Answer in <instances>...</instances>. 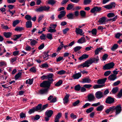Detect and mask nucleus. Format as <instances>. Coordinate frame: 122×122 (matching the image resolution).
I'll list each match as a JSON object with an SVG mask.
<instances>
[{
	"label": "nucleus",
	"mask_w": 122,
	"mask_h": 122,
	"mask_svg": "<svg viewBox=\"0 0 122 122\" xmlns=\"http://www.w3.org/2000/svg\"><path fill=\"white\" fill-rule=\"evenodd\" d=\"M99 60V59L98 56H97L96 57L91 58L88 60L85 61L84 63L79 65L78 67L81 68L85 67H88L90 65L93 63L96 62V63H97Z\"/></svg>",
	"instance_id": "obj_1"
},
{
	"label": "nucleus",
	"mask_w": 122,
	"mask_h": 122,
	"mask_svg": "<svg viewBox=\"0 0 122 122\" xmlns=\"http://www.w3.org/2000/svg\"><path fill=\"white\" fill-rule=\"evenodd\" d=\"M53 81V79L49 80L48 81H45L41 83L40 84V86L42 87L47 88V89L50 86L51 84Z\"/></svg>",
	"instance_id": "obj_2"
},
{
	"label": "nucleus",
	"mask_w": 122,
	"mask_h": 122,
	"mask_svg": "<svg viewBox=\"0 0 122 122\" xmlns=\"http://www.w3.org/2000/svg\"><path fill=\"white\" fill-rule=\"evenodd\" d=\"M50 8L49 6L46 7L45 6H41L35 10V11L37 12H41L44 11H46L49 10Z\"/></svg>",
	"instance_id": "obj_3"
},
{
	"label": "nucleus",
	"mask_w": 122,
	"mask_h": 122,
	"mask_svg": "<svg viewBox=\"0 0 122 122\" xmlns=\"http://www.w3.org/2000/svg\"><path fill=\"white\" fill-rule=\"evenodd\" d=\"M114 65V63L113 62H112L106 64L103 66V69L104 70L110 69L113 68Z\"/></svg>",
	"instance_id": "obj_4"
},
{
	"label": "nucleus",
	"mask_w": 122,
	"mask_h": 122,
	"mask_svg": "<svg viewBox=\"0 0 122 122\" xmlns=\"http://www.w3.org/2000/svg\"><path fill=\"white\" fill-rule=\"evenodd\" d=\"M106 18L105 17H103L100 18L98 22L99 25H104L106 23Z\"/></svg>",
	"instance_id": "obj_5"
},
{
	"label": "nucleus",
	"mask_w": 122,
	"mask_h": 122,
	"mask_svg": "<svg viewBox=\"0 0 122 122\" xmlns=\"http://www.w3.org/2000/svg\"><path fill=\"white\" fill-rule=\"evenodd\" d=\"M115 7V3L114 2H112L108 5H107L103 6V7L108 10L111 9L113 7Z\"/></svg>",
	"instance_id": "obj_6"
},
{
	"label": "nucleus",
	"mask_w": 122,
	"mask_h": 122,
	"mask_svg": "<svg viewBox=\"0 0 122 122\" xmlns=\"http://www.w3.org/2000/svg\"><path fill=\"white\" fill-rule=\"evenodd\" d=\"M96 97L98 99H100L103 97V93L100 91L97 92L95 94Z\"/></svg>",
	"instance_id": "obj_7"
},
{
	"label": "nucleus",
	"mask_w": 122,
	"mask_h": 122,
	"mask_svg": "<svg viewBox=\"0 0 122 122\" xmlns=\"http://www.w3.org/2000/svg\"><path fill=\"white\" fill-rule=\"evenodd\" d=\"M101 10V8L100 7L96 6L91 9L90 12L92 13H94L95 12H98Z\"/></svg>",
	"instance_id": "obj_8"
},
{
	"label": "nucleus",
	"mask_w": 122,
	"mask_h": 122,
	"mask_svg": "<svg viewBox=\"0 0 122 122\" xmlns=\"http://www.w3.org/2000/svg\"><path fill=\"white\" fill-rule=\"evenodd\" d=\"M114 101V98H112L111 97H109L106 99V102L109 104H111Z\"/></svg>",
	"instance_id": "obj_9"
},
{
	"label": "nucleus",
	"mask_w": 122,
	"mask_h": 122,
	"mask_svg": "<svg viewBox=\"0 0 122 122\" xmlns=\"http://www.w3.org/2000/svg\"><path fill=\"white\" fill-rule=\"evenodd\" d=\"M81 76V73L79 72L73 74L72 77L74 79H78Z\"/></svg>",
	"instance_id": "obj_10"
},
{
	"label": "nucleus",
	"mask_w": 122,
	"mask_h": 122,
	"mask_svg": "<svg viewBox=\"0 0 122 122\" xmlns=\"http://www.w3.org/2000/svg\"><path fill=\"white\" fill-rule=\"evenodd\" d=\"M57 98L55 97L53 98V96L52 95L50 96L48 98V100H50V102H55L57 101Z\"/></svg>",
	"instance_id": "obj_11"
},
{
	"label": "nucleus",
	"mask_w": 122,
	"mask_h": 122,
	"mask_svg": "<svg viewBox=\"0 0 122 122\" xmlns=\"http://www.w3.org/2000/svg\"><path fill=\"white\" fill-rule=\"evenodd\" d=\"M87 98L89 101L92 102L94 101L95 98L93 94H90L88 95Z\"/></svg>",
	"instance_id": "obj_12"
},
{
	"label": "nucleus",
	"mask_w": 122,
	"mask_h": 122,
	"mask_svg": "<svg viewBox=\"0 0 122 122\" xmlns=\"http://www.w3.org/2000/svg\"><path fill=\"white\" fill-rule=\"evenodd\" d=\"M116 110V114H117L120 113L122 110V107L120 105H118L115 107V110Z\"/></svg>",
	"instance_id": "obj_13"
},
{
	"label": "nucleus",
	"mask_w": 122,
	"mask_h": 122,
	"mask_svg": "<svg viewBox=\"0 0 122 122\" xmlns=\"http://www.w3.org/2000/svg\"><path fill=\"white\" fill-rule=\"evenodd\" d=\"M62 114L61 113H59L56 116L55 118L54 122H59V119L61 117Z\"/></svg>",
	"instance_id": "obj_14"
},
{
	"label": "nucleus",
	"mask_w": 122,
	"mask_h": 122,
	"mask_svg": "<svg viewBox=\"0 0 122 122\" xmlns=\"http://www.w3.org/2000/svg\"><path fill=\"white\" fill-rule=\"evenodd\" d=\"M75 32L77 34H80L81 36H82L84 34L82 29H80L79 28H76Z\"/></svg>",
	"instance_id": "obj_15"
},
{
	"label": "nucleus",
	"mask_w": 122,
	"mask_h": 122,
	"mask_svg": "<svg viewBox=\"0 0 122 122\" xmlns=\"http://www.w3.org/2000/svg\"><path fill=\"white\" fill-rule=\"evenodd\" d=\"M53 113V112L51 110H49L46 111L45 113V115L46 116L48 117H50L52 115Z\"/></svg>",
	"instance_id": "obj_16"
},
{
	"label": "nucleus",
	"mask_w": 122,
	"mask_h": 122,
	"mask_svg": "<svg viewBox=\"0 0 122 122\" xmlns=\"http://www.w3.org/2000/svg\"><path fill=\"white\" fill-rule=\"evenodd\" d=\"M117 78L116 76L114 74H112L110 75L108 77V80L111 81H114Z\"/></svg>",
	"instance_id": "obj_17"
},
{
	"label": "nucleus",
	"mask_w": 122,
	"mask_h": 122,
	"mask_svg": "<svg viewBox=\"0 0 122 122\" xmlns=\"http://www.w3.org/2000/svg\"><path fill=\"white\" fill-rule=\"evenodd\" d=\"M70 96V95L69 94H66L65 95L63 99V103L64 104H65L68 102L69 100L68 99Z\"/></svg>",
	"instance_id": "obj_18"
},
{
	"label": "nucleus",
	"mask_w": 122,
	"mask_h": 122,
	"mask_svg": "<svg viewBox=\"0 0 122 122\" xmlns=\"http://www.w3.org/2000/svg\"><path fill=\"white\" fill-rule=\"evenodd\" d=\"M82 81H81L82 83H90L91 81V80L88 77H86L82 79Z\"/></svg>",
	"instance_id": "obj_19"
},
{
	"label": "nucleus",
	"mask_w": 122,
	"mask_h": 122,
	"mask_svg": "<svg viewBox=\"0 0 122 122\" xmlns=\"http://www.w3.org/2000/svg\"><path fill=\"white\" fill-rule=\"evenodd\" d=\"M107 80V78H105L103 79H99L97 81V83L98 84H104Z\"/></svg>",
	"instance_id": "obj_20"
},
{
	"label": "nucleus",
	"mask_w": 122,
	"mask_h": 122,
	"mask_svg": "<svg viewBox=\"0 0 122 122\" xmlns=\"http://www.w3.org/2000/svg\"><path fill=\"white\" fill-rule=\"evenodd\" d=\"M115 110V107L114 106L109 108L108 109H107L105 111V112L107 114L109 112H112L114 110Z\"/></svg>",
	"instance_id": "obj_21"
},
{
	"label": "nucleus",
	"mask_w": 122,
	"mask_h": 122,
	"mask_svg": "<svg viewBox=\"0 0 122 122\" xmlns=\"http://www.w3.org/2000/svg\"><path fill=\"white\" fill-rule=\"evenodd\" d=\"M86 42V39L84 37H82L77 41V43L80 44H82Z\"/></svg>",
	"instance_id": "obj_22"
},
{
	"label": "nucleus",
	"mask_w": 122,
	"mask_h": 122,
	"mask_svg": "<svg viewBox=\"0 0 122 122\" xmlns=\"http://www.w3.org/2000/svg\"><path fill=\"white\" fill-rule=\"evenodd\" d=\"M49 52V51L45 52H44L43 56V58L45 60H47L49 58V55L48 54Z\"/></svg>",
	"instance_id": "obj_23"
},
{
	"label": "nucleus",
	"mask_w": 122,
	"mask_h": 122,
	"mask_svg": "<svg viewBox=\"0 0 122 122\" xmlns=\"http://www.w3.org/2000/svg\"><path fill=\"white\" fill-rule=\"evenodd\" d=\"M89 55H88L85 54L81 56L79 58V60L81 61L84 59H86L88 58Z\"/></svg>",
	"instance_id": "obj_24"
},
{
	"label": "nucleus",
	"mask_w": 122,
	"mask_h": 122,
	"mask_svg": "<svg viewBox=\"0 0 122 122\" xmlns=\"http://www.w3.org/2000/svg\"><path fill=\"white\" fill-rule=\"evenodd\" d=\"M66 16L68 19H73L75 17L74 15L71 13H69Z\"/></svg>",
	"instance_id": "obj_25"
},
{
	"label": "nucleus",
	"mask_w": 122,
	"mask_h": 122,
	"mask_svg": "<svg viewBox=\"0 0 122 122\" xmlns=\"http://www.w3.org/2000/svg\"><path fill=\"white\" fill-rule=\"evenodd\" d=\"M48 89L47 88H44L41 90L39 92L41 94L46 93H47Z\"/></svg>",
	"instance_id": "obj_26"
},
{
	"label": "nucleus",
	"mask_w": 122,
	"mask_h": 122,
	"mask_svg": "<svg viewBox=\"0 0 122 122\" xmlns=\"http://www.w3.org/2000/svg\"><path fill=\"white\" fill-rule=\"evenodd\" d=\"M26 27L27 28H31L32 26V22L30 21H28L26 22Z\"/></svg>",
	"instance_id": "obj_27"
},
{
	"label": "nucleus",
	"mask_w": 122,
	"mask_h": 122,
	"mask_svg": "<svg viewBox=\"0 0 122 122\" xmlns=\"http://www.w3.org/2000/svg\"><path fill=\"white\" fill-rule=\"evenodd\" d=\"M103 48H97L96 49L95 51V54L97 55L99 53L101 52V51L103 49Z\"/></svg>",
	"instance_id": "obj_28"
},
{
	"label": "nucleus",
	"mask_w": 122,
	"mask_h": 122,
	"mask_svg": "<svg viewBox=\"0 0 122 122\" xmlns=\"http://www.w3.org/2000/svg\"><path fill=\"white\" fill-rule=\"evenodd\" d=\"M12 35V33L10 32H5L4 33V36L6 38H9Z\"/></svg>",
	"instance_id": "obj_29"
},
{
	"label": "nucleus",
	"mask_w": 122,
	"mask_h": 122,
	"mask_svg": "<svg viewBox=\"0 0 122 122\" xmlns=\"http://www.w3.org/2000/svg\"><path fill=\"white\" fill-rule=\"evenodd\" d=\"M104 106L102 105L98 107L96 109V110L97 111H101L104 108Z\"/></svg>",
	"instance_id": "obj_30"
},
{
	"label": "nucleus",
	"mask_w": 122,
	"mask_h": 122,
	"mask_svg": "<svg viewBox=\"0 0 122 122\" xmlns=\"http://www.w3.org/2000/svg\"><path fill=\"white\" fill-rule=\"evenodd\" d=\"M104 85H96L93 86V88L95 89L100 88L104 86Z\"/></svg>",
	"instance_id": "obj_31"
},
{
	"label": "nucleus",
	"mask_w": 122,
	"mask_h": 122,
	"mask_svg": "<svg viewBox=\"0 0 122 122\" xmlns=\"http://www.w3.org/2000/svg\"><path fill=\"white\" fill-rule=\"evenodd\" d=\"M118 88L117 87L113 88L112 90V92L113 93L115 94L117 93L118 90Z\"/></svg>",
	"instance_id": "obj_32"
},
{
	"label": "nucleus",
	"mask_w": 122,
	"mask_h": 122,
	"mask_svg": "<svg viewBox=\"0 0 122 122\" xmlns=\"http://www.w3.org/2000/svg\"><path fill=\"white\" fill-rule=\"evenodd\" d=\"M33 79H29L28 80L26 81L25 83L26 84H29L31 85L32 84L33 81Z\"/></svg>",
	"instance_id": "obj_33"
},
{
	"label": "nucleus",
	"mask_w": 122,
	"mask_h": 122,
	"mask_svg": "<svg viewBox=\"0 0 122 122\" xmlns=\"http://www.w3.org/2000/svg\"><path fill=\"white\" fill-rule=\"evenodd\" d=\"M118 46L116 44H114L111 48V50L113 51H115L118 47Z\"/></svg>",
	"instance_id": "obj_34"
},
{
	"label": "nucleus",
	"mask_w": 122,
	"mask_h": 122,
	"mask_svg": "<svg viewBox=\"0 0 122 122\" xmlns=\"http://www.w3.org/2000/svg\"><path fill=\"white\" fill-rule=\"evenodd\" d=\"M74 7V5L73 4H69L68 5L66 9L67 10H70L73 8Z\"/></svg>",
	"instance_id": "obj_35"
},
{
	"label": "nucleus",
	"mask_w": 122,
	"mask_h": 122,
	"mask_svg": "<svg viewBox=\"0 0 122 122\" xmlns=\"http://www.w3.org/2000/svg\"><path fill=\"white\" fill-rule=\"evenodd\" d=\"M94 108L92 107H91L87 109L86 111V112L87 113H89L92 112Z\"/></svg>",
	"instance_id": "obj_36"
},
{
	"label": "nucleus",
	"mask_w": 122,
	"mask_h": 122,
	"mask_svg": "<svg viewBox=\"0 0 122 122\" xmlns=\"http://www.w3.org/2000/svg\"><path fill=\"white\" fill-rule=\"evenodd\" d=\"M42 105L41 104H39L35 108L36 111L38 110H41Z\"/></svg>",
	"instance_id": "obj_37"
},
{
	"label": "nucleus",
	"mask_w": 122,
	"mask_h": 122,
	"mask_svg": "<svg viewBox=\"0 0 122 122\" xmlns=\"http://www.w3.org/2000/svg\"><path fill=\"white\" fill-rule=\"evenodd\" d=\"M56 2V1L55 0H49L48 2V3L52 5H54Z\"/></svg>",
	"instance_id": "obj_38"
},
{
	"label": "nucleus",
	"mask_w": 122,
	"mask_h": 122,
	"mask_svg": "<svg viewBox=\"0 0 122 122\" xmlns=\"http://www.w3.org/2000/svg\"><path fill=\"white\" fill-rule=\"evenodd\" d=\"M41 66V67L45 69L49 67L48 64L46 63H44L42 64Z\"/></svg>",
	"instance_id": "obj_39"
},
{
	"label": "nucleus",
	"mask_w": 122,
	"mask_h": 122,
	"mask_svg": "<svg viewBox=\"0 0 122 122\" xmlns=\"http://www.w3.org/2000/svg\"><path fill=\"white\" fill-rule=\"evenodd\" d=\"M115 14L112 12L110 13H108L107 15V16L108 18H111L114 17L115 16Z\"/></svg>",
	"instance_id": "obj_40"
},
{
	"label": "nucleus",
	"mask_w": 122,
	"mask_h": 122,
	"mask_svg": "<svg viewBox=\"0 0 122 122\" xmlns=\"http://www.w3.org/2000/svg\"><path fill=\"white\" fill-rule=\"evenodd\" d=\"M20 21L18 20H17L14 21L13 23V25L14 27H15L16 25L19 23Z\"/></svg>",
	"instance_id": "obj_41"
},
{
	"label": "nucleus",
	"mask_w": 122,
	"mask_h": 122,
	"mask_svg": "<svg viewBox=\"0 0 122 122\" xmlns=\"http://www.w3.org/2000/svg\"><path fill=\"white\" fill-rule=\"evenodd\" d=\"M21 75V73L20 72H19L15 76V78L16 80L18 78L20 77Z\"/></svg>",
	"instance_id": "obj_42"
},
{
	"label": "nucleus",
	"mask_w": 122,
	"mask_h": 122,
	"mask_svg": "<svg viewBox=\"0 0 122 122\" xmlns=\"http://www.w3.org/2000/svg\"><path fill=\"white\" fill-rule=\"evenodd\" d=\"M21 34H20L19 35H15L14 36V38L13 39V40L15 41H16L17 39L20 38L21 36Z\"/></svg>",
	"instance_id": "obj_43"
},
{
	"label": "nucleus",
	"mask_w": 122,
	"mask_h": 122,
	"mask_svg": "<svg viewBox=\"0 0 122 122\" xmlns=\"http://www.w3.org/2000/svg\"><path fill=\"white\" fill-rule=\"evenodd\" d=\"M80 13L82 17H84L85 16L86 13L85 11L84 10H81L80 11Z\"/></svg>",
	"instance_id": "obj_44"
},
{
	"label": "nucleus",
	"mask_w": 122,
	"mask_h": 122,
	"mask_svg": "<svg viewBox=\"0 0 122 122\" xmlns=\"http://www.w3.org/2000/svg\"><path fill=\"white\" fill-rule=\"evenodd\" d=\"M81 88V86L79 84H78L75 87L74 89L76 91H79L80 90Z\"/></svg>",
	"instance_id": "obj_45"
},
{
	"label": "nucleus",
	"mask_w": 122,
	"mask_h": 122,
	"mask_svg": "<svg viewBox=\"0 0 122 122\" xmlns=\"http://www.w3.org/2000/svg\"><path fill=\"white\" fill-rule=\"evenodd\" d=\"M117 18V15H116L112 19H110L108 20V21H115Z\"/></svg>",
	"instance_id": "obj_46"
},
{
	"label": "nucleus",
	"mask_w": 122,
	"mask_h": 122,
	"mask_svg": "<svg viewBox=\"0 0 122 122\" xmlns=\"http://www.w3.org/2000/svg\"><path fill=\"white\" fill-rule=\"evenodd\" d=\"M37 41L35 40H32L30 42V44L32 46L35 45L37 43Z\"/></svg>",
	"instance_id": "obj_47"
},
{
	"label": "nucleus",
	"mask_w": 122,
	"mask_h": 122,
	"mask_svg": "<svg viewBox=\"0 0 122 122\" xmlns=\"http://www.w3.org/2000/svg\"><path fill=\"white\" fill-rule=\"evenodd\" d=\"M81 48V47L80 46H77L75 47L74 48V51L76 52L80 49Z\"/></svg>",
	"instance_id": "obj_48"
},
{
	"label": "nucleus",
	"mask_w": 122,
	"mask_h": 122,
	"mask_svg": "<svg viewBox=\"0 0 122 122\" xmlns=\"http://www.w3.org/2000/svg\"><path fill=\"white\" fill-rule=\"evenodd\" d=\"M91 32L92 34L94 36H95L97 33V30L96 29H93Z\"/></svg>",
	"instance_id": "obj_49"
},
{
	"label": "nucleus",
	"mask_w": 122,
	"mask_h": 122,
	"mask_svg": "<svg viewBox=\"0 0 122 122\" xmlns=\"http://www.w3.org/2000/svg\"><path fill=\"white\" fill-rule=\"evenodd\" d=\"M25 18L27 20L30 21L31 20V16L29 15H26L25 17Z\"/></svg>",
	"instance_id": "obj_50"
},
{
	"label": "nucleus",
	"mask_w": 122,
	"mask_h": 122,
	"mask_svg": "<svg viewBox=\"0 0 122 122\" xmlns=\"http://www.w3.org/2000/svg\"><path fill=\"white\" fill-rule=\"evenodd\" d=\"M66 73V71L64 70H61L58 71L57 73L59 75H62L65 74Z\"/></svg>",
	"instance_id": "obj_51"
},
{
	"label": "nucleus",
	"mask_w": 122,
	"mask_h": 122,
	"mask_svg": "<svg viewBox=\"0 0 122 122\" xmlns=\"http://www.w3.org/2000/svg\"><path fill=\"white\" fill-rule=\"evenodd\" d=\"M16 57L12 58L10 59V62L11 63H12V64H13V62H14L15 61H16Z\"/></svg>",
	"instance_id": "obj_52"
},
{
	"label": "nucleus",
	"mask_w": 122,
	"mask_h": 122,
	"mask_svg": "<svg viewBox=\"0 0 122 122\" xmlns=\"http://www.w3.org/2000/svg\"><path fill=\"white\" fill-rule=\"evenodd\" d=\"M62 81L61 80H60L58 81L55 84V86H60L62 83Z\"/></svg>",
	"instance_id": "obj_53"
},
{
	"label": "nucleus",
	"mask_w": 122,
	"mask_h": 122,
	"mask_svg": "<svg viewBox=\"0 0 122 122\" xmlns=\"http://www.w3.org/2000/svg\"><path fill=\"white\" fill-rule=\"evenodd\" d=\"M111 71H107L105 72L104 73V75L106 76H107L111 74Z\"/></svg>",
	"instance_id": "obj_54"
},
{
	"label": "nucleus",
	"mask_w": 122,
	"mask_h": 122,
	"mask_svg": "<svg viewBox=\"0 0 122 122\" xmlns=\"http://www.w3.org/2000/svg\"><path fill=\"white\" fill-rule=\"evenodd\" d=\"M91 0H84V3L85 5L89 4L91 2Z\"/></svg>",
	"instance_id": "obj_55"
},
{
	"label": "nucleus",
	"mask_w": 122,
	"mask_h": 122,
	"mask_svg": "<svg viewBox=\"0 0 122 122\" xmlns=\"http://www.w3.org/2000/svg\"><path fill=\"white\" fill-rule=\"evenodd\" d=\"M40 38L41 40H45L46 38V35H45L42 34L40 37Z\"/></svg>",
	"instance_id": "obj_56"
},
{
	"label": "nucleus",
	"mask_w": 122,
	"mask_h": 122,
	"mask_svg": "<svg viewBox=\"0 0 122 122\" xmlns=\"http://www.w3.org/2000/svg\"><path fill=\"white\" fill-rule=\"evenodd\" d=\"M23 29V28L22 27H16L15 29V30L20 31H21Z\"/></svg>",
	"instance_id": "obj_57"
},
{
	"label": "nucleus",
	"mask_w": 122,
	"mask_h": 122,
	"mask_svg": "<svg viewBox=\"0 0 122 122\" xmlns=\"http://www.w3.org/2000/svg\"><path fill=\"white\" fill-rule=\"evenodd\" d=\"M18 2L20 3H23L22 6H25V2L26 0H18Z\"/></svg>",
	"instance_id": "obj_58"
},
{
	"label": "nucleus",
	"mask_w": 122,
	"mask_h": 122,
	"mask_svg": "<svg viewBox=\"0 0 122 122\" xmlns=\"http://www.w3.org/2000/svg\"><path fill=\"white\" fill-rule=\"evenodd\" d=\"M117 96L119 98H120L122 96V89L119 92Z\"/></svg>",
	"instance_id": "obj_59"
},
{
	"label": "nucleus",
	"mask_w": 122,
	"mask_h": 122,
	"mask_svg": "<svg viewBox=\"0 0 122 122\" xmlns=\"http://www.w3.org/2000/svg\"><path fill=\"white\" fill-rule=\"evenodd\" d=\"M46 36L47 38L51 40L53 39L52 35L50 33L48 34Z\"/></svg>",
	"instance_id": "obj_60"
},
{
	"label": "nucleus",
	"mask_w": 122,
	"mask_h": 122,
	"mask_svg": "<svg viewBox=\"0 0 122 122\" xmlns=\"http://www.w3.org/2000/svg\"><path fill=\"white\" fill-rule=\"evenodd\" d=\"M70 116L73 119H76L77 117V116L76 115H74L73 113H72L70 114Z\"/></svg>",
	"instance_id": "obj_61"
},
{
	"label": "nucleus",
	"mask_w": 122,
	"mask_h": 122,
	"mask_svg": "<svg viewBox=\"0 0 122 122\" xmlns=\"http://www.w3.org/2000/svg\"><path fill=\"white\" fill-rule=\"evenodd\" d=\"M108 55L107 54H105L103 56L102 59L104 61L108 57Z\"/></svg>",
	"instance_id": "obj_62"
},
{
	"label": "nucleus",
	"mask_w": 122,
	"mask_h": 122,
	"mask_svg": "<svg viewBox=\"0 0 122 122\" xmlns=\"http://www.w3.org/2000/svg\"><path fill=\"white\" fill-rule=\"evenodd\" d=\"M92 86V85L90 84H85L83 86L84 87L88 89L90 88Z\"/></svg>",
	"instance_id": "obj_63"
},
{
	"label": "nucleus",
	"mask_w": 122,
	"mask_h": 122,
	"mask_svg": "<svg viewBox=\"0 0 122 122\" xmlns=\"http://www.w3.org/2000/svg\"><path fill=\"white\" fill-rule=\"evenodd\" d=\"M80 101L79 100H78L76 102H75L73 104V105L74 106H75L77 105L80 102Z\"/></svg>",
	"instance_id": "obj_64"
}]
</instances>
